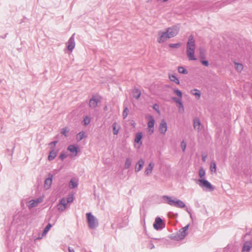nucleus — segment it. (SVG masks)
Segmentation results:
<instances>
[{"label":"nucleus","mask_w":252,"mask_h":252,"mask_svg":"<svg viewBox=\"0 0 252 252\" xmlns=\"http://www.w3.org/2000/svg\"><path fill=\"white\" fill-rule=\"evenodd\" d=\"M78 185V181H76L74 179H72L70 180L69 186L70 188H76Z\"/></svg>","instance_id":"bb28decb"},{"label":"nucleus","mask_w":252,"mask_h":252,"mask_svg":"<svg viewBox=\"0 0 252 252\" xmlns=\"http://www.w3.org/2000/svg\"><path fill=\"white\" fill-rule=\"evenodd\" d=\"M154 167V165L152 163H150L145 171V173L147 175L151 174L152 172Z\"/></svg>","instance_id":"b1692460"},{"label":"nucleus","mask_w":252,"mask_h":252,"mask_svg":"<svg viewBox=\"0 0 252 252\" xmlns=\"http://www.w3.org/2000/svg\"><path fill=\"white\" fill-rule=\"evenodd\" d=\"M128 109L127 108H126L123 112V116L124 118H125L127 117V116L128 115Z\"/></svg>","instance_id":"a19ab883"},{"label":"nucleus","mask_w":252,"mask_h":252,"mask_svg":"<svg viewBox=\"0 0 252 252\" xmlns=\"http://www.w3.org/2000/svg\"><path fill=\"white\" fill-rule=\"evenodd\" d=\"M205 174L206 172L205 170L203 168H200L198 172V175L200 179H204Z\"/></svg>","instance_id":"c756f323"},{"label":"nucleus","mask_w":252,"mask_h":252,"mask_svg":"<svg viewBox=\"0 0 252 252\" xmlns=\"http://www.w3.org/2000/svg\"><path fill=\"white\" fill-rule=\"evenodd\" d=\"M206 156H202V160L204 162L206 161Z\"/></svg>","instance_id":"09e8293b"},{"label":"nucleus","mask_w":252,"mask_h":252,"mask_svg":"<svg viewBox=\"0 0 252 252\" xmlns=\"http://www.w3.org/2000/svg\"><path fill=\"white\" fill-rule=\"evenodd\" d=\"M203 51L202 49H200V53L203 54Z\"/></svg>","instance_id":"3c124183"},{"label":"nucleus","mask_w":252,"mask_h":252,"mask_svg":"<svg viewBox=\"0 0 252 252\" xmlns=\"http://www.w3.org/2000/svg\"><path fill=\"white\" fill-rule=\"evenodd\" d=\"M51 227V224L50 223H49L44 228L43 232L42 233V236H45Z\"/></svg>","instance_id":"2f4dec72"},{"label":"nucleus","mask_w":252,"mask_h":252,"mask_svg":"<svg viewBox=\"0 0 252 252\" xmlns=\"http://www.w3.org/2000/svg\"><path fill=\"white\" fill-rule=\"evenodd\" d=\"M199 186L203 189L207 191H212L214 190V187L207 180L199 179L197 181Z\"/></svg>","instance_id":"7ed1b4c3"},{"label":"nucleus","mask_w":252,"mask_h":252,"mask_svg":"<svg viewBox=\"0 0 252 252\" xmlns=\"http://www.w3.org/2000/svg\"><path fill=\"white\" fill-rule=\"evenodd\" d=\"M144 164V160L142 159L139 160L135 166V172H139L140 170H141V169L143 167Z\"/></svg>","instance_id":"a211bd4d"},{"label":"nucleus","mask_w":252,"mask_h":252,"mask_svg":"<svg viewBox=\"0 0 252 252\" xmlns=\"http://www.w3.org/2000/svg\"><path fill=\"white\" fill-rule=\"evenodd\" d=\"M120 126L116 123H114L113 124V133L114 135H116L118 133L120 130Z\"/></svg>","instance_id":"4be33fe9"},{"label":"nucleus","mask_w":252,"mask_h":252,"mask_svg":"<svg viewBox=\"0 0 252 252\" xmlns=\"http://www.w3.org/2000/svg\"><path fill=\"white\" fill-rule=\"evenodd\" d=\"M86 137V135L85 134V133L83 131H81L77 134L76 140L79 141L81 140L83 138H85Z\"/></svg>","instance_id":"a878e982"},{"label":"nucleus","mask_w":252,"mask_h":252,"mask_svg":"<svg viewBox=\"0 0 252 252\" xmlns=\"http://www.w3.org/2000/svg\"><path fill=\"white\" fill-rule=\"evenodd\" d=\"M68 132V129L67 127L63 128L62 130L61 133L63 134L65 136H67V133Z\"/></svg>","instance_id":"58836bf2"},{"label":"nucleus","mask_w":252,"mask_h":252,"mask_svg":"<svg viewBox=\"0 0 252 252\" xmlns=\"http://www.w3.org/2000/svg\"><path fill=\"white\" fill-rule=\"evenodd\" d=\"M56 156H57V153L54 151H52L50 152V153H49L48 158L49 160H52L53 159H54Z\"/></svg>","instance_id":"c85d7f7f"},{"label":"nucleus","mask_w":252,"mask_h":252,"mask_svg":"<svg viewBox=\"0 0 252 252\" xmlns=\"http://www.w3.org/2000/svg\"><path fill=\"white\" fill-rule=\"evenodd\" d=\"M52 184V179L48 178L45 181V186L46 187L47 189H48L51 185Z\"/></svg>","instance_id":"473e14b6"},{"label":"nucleus","mask_w":252,"mask_h":252,"mask_svg":"<svg viewBox=\"0 0 252 252\" xmlns=\"http://www.w3.org/2000/svg\"><path fill=\"white\" fill-rule=\"evenodd\" d=\"M143 137L142 132H137L135 134V138L134 139V142L135 143V147H137L139 148L141 146L142 142L141 139Z\"/></svg>","instance_id":"9d476101"},{"label":"nucleus","mask_w":252,"mask_h":252,"mask_svg":"<svg viewBox=\"0 0 252 252\" xmlns=\"http://www.w3.org/2000/svg\"><path fill=\"white\" fill-rule=\"evenodd\" d=\"M158 107V105H157V104H155V105L154 106V107H153V108H154V109H155L157 110L156 107Z\"/></svg>","instance_id":"8fccbe9b"},{"label":"nucleus","mask_w":252,"mask_h":252,"mask_svg":"<svg viewBox=\"0 0 252 252\" xmlns=\"http://www.w3.org/2000/svg\"><path fill=\"white\" fill-rule=\"evenodd\" d=\"M193 127L195 129L199 130L201 128V123L198 118H195L193 120Z\"/></svg>","instance_id":"f3484780"},{"label":"nucleus","mask_w":252,"mask_h":252,"mask_svg":"<svg viewBox=\"0 0 252 252\" xmlns=\"http://www.w3.org/2000/svg\"><path fill=\"white\" fill-rule=\"evenodd\" d=\"M133 96L136 99H138L141 94L140 91L138 89H134L133 90Z\"/></svg>","instance_id":"393cba45"},{"label":"nucleus","mask_w":252,"mask_h":252,"mask_svg":"<svg viewBox=\"0 0 252 252\" xmlns=\"http://www.w3.org/2000/svg\"><path fill=\"white\" fill-rule=\"evenodd\" d=\"M181 46L180 43H176V44H171L169 45V46L171 48H179Z\"/></svg>","instance_id":"ea45409f"},{"label":"nucleus","mask_w":252,"mask_h":252,"mask_svg":"<svg viewBox=\"0 0 252 252\" xmlns=\"http://www.w3.org/2000/svg\"><path fill=\"white\" fill-rule=\"evenodd\" d=\"M146 118L148 120L147 124L148 132L151 134L154 132V125L155 121L153 117L151 115H148Z\"/></svg>","instance_id":"20e7f679"},{"label":"nucleus","mask_w":252,"mask_h":252,"mask_svg":"<svg viewBox=\"0 0 252 252\" xmlns=\"http://www.w3.org/2000/svg\"><path fill=\"white\" fill-rule=\"evenodd\" d=\"M66 158V156L63 154H61V155L60 156V158L62 159V160H63L64 158Z\"/></svg>","instance_id":"a18cd8bd"},{"label":"nucleus","mask_w":252,"mask_h":252,"mask_svg":"<svg viewBox=\"0 0 252 252\" xmlns=\"http://www.w3.org/2000/svg\"><path fill=\"white\" fill-rule=\"evenodd\" d=\"M201 63L206 66H208L209 65V63L207 61H201Z\"/></svg>","instance_id":"c03bdc74"},{"label":"nucleus","mask_w":252,"mask_h":252,"mask_svg":"<svg viewBox=\"0 0 252 252\" xmlns=\"http://www.w3.org/2000/svg\"><path fill=\"white\" fill-rule=\"evenodd\" d=\"M131 164V160L128 158H126V162L125 163V167L126 169L128 168L130 166Z\"/></svg>","instance_id":"f704fd0d"},{"label":"nucleus","mask_w":252,"mask_h":252,"mask_svg":"<svg viewBox=\"0 0 252 252\" xmlns=\"http://www.w3.org/2000/svg\"><path fill=\"white\" fill-rule=\"evenodd\" d=\"M181 148H182L183 151H185L186 150V144L184 141H183L181 143Z\"/></svg>","instance_id":"79ce46f5"},{"label":"nucleus","mask_w":252,"mask_h":252,"mask_svg":"<svg viewBox=\"0 0 252 252\" xmlns=\"http://www.w3.org/2000/svg\"><path fill=\"white\" fill-rule=\"evenodd\" d=\"M166 32L168 37L170 38L176 35L179 32V28L176 26H173L167 29Z\"/></svg>","instance_id":"423d86ee"},{"label":"nucleus","mask_w":252,"mask_h":252,"mask_svg":"<svg viewBox=\"0 0 252 252\" xmlns=\"http://www.w3.org/2000/svg\"><path fill=\"white\" fill-rule=\"evenodd\" d=\"M57 143V141H54L53 142H51L50 144L53 145L55 146L56 145Z\"/></svg>","instance_id":"de8ad7c7"},{"label":"nucleus","mask_w":252,"mask_h":252,"mask_svg":"<svg viewBox=\"0 0 252 252\" xmlns=\"http://www.w3.org/2000/svg\"><path fill=\"white\" fill-rule=\"evenodd\" d=\"M251 247L252 244L251 243H246L243 246L242 252H249Z\"/></svg>","instance_id":"412c9836"},{"label":"nucleus","mask_w":252,"mask_h":252,"mask_svg":"<svg viewBox=\"0 0 252 252\" xmlns=\"http://www.w3.org/2000/svg\"><path fill=\"white\" fill-rule=\"evenodd\" d=\"M210 171L212 173H216L217 171V166L215 162H212L210 165Z\"/></svg>","instance_id":"cd10ccee"},{"label":"nucleus","mask_w":252,"mask_h":252,"mask_svg":"<svg viewBox=\"0 0 252 252\" xmlns=\"http://www.w3.org/2000/svg\"><path fill=\"white\" fill-rule=\"evenodd\" d=\"M190 93L195 96V98L197 100H199L200 98L201 93L199 90L194 89L190 91Z\"/></svg>","instance_id":"dca6fc26"},{"label":"nucleus","mask_w":252,"mask_h":252,"mask_svg":"<svg viewBox=\"0 0 252 252\" xmlns=\"http://www.w3.org/2000/svg\"><path fill=\"white\" fill-rule=\"evenodd\" d=\"M86 216L89 227L91 228H94L97 224L95 218L91 213H87Z\"/></svg>","instance_id":"39448f33"},{"label":"nucleus","mask_w":252,"mask_h":252,"mask_svg":"<svg viewBox=\"0 0 252 252\" xmlns=\"http://www.w3.org/2000/svg\"><path fill=\"white\" fill-rule=\"evenodd\" d=\"M158 130L160 134L165 135L167 130V125L165 120L162 119L161 120L159 127Z\"/></svg>","instance_id":"0eeeda50"},{"label":"nucleus","mask_w":252,"mask_h":252,"mask_svg":"<svg viewBox=\"0 0 252 252\" xmlns=\"http://www.w3.org/2000/svg\"><path fill=\"white\" fill-rule=\"evenodd\" d=\"M163 198L167 204L171 206L179 208H184L185 207V204L180 200H175L168 196H163Z\"/></svg>","instance_id":"f03ea898"},{"label":"nucleus","mask_w":252,"mask_h":252,"mask_svg":"<svg viewBox=\"0 0 252 252\" xmlns=\"http://www.w3.org/2000/svg\"><path fill=\"white\" fill-rule=\"evenodd\" d=\"M170 38L167 35L166 32H159L157 41L158 43H162L165 41L167 39Z\"/></svg>","instance_id":"6e6552de"},{"label":"nucleus","mask_w":252,"mask_h":252,"mask_svg":"<svg viewBox=\"0 0 252 252\" xmlns=\"http://www.w3.org/2000/svg\"><path fill=\"white\" fill-rule=\"evenodd\" d=\"M42 199L40 198H38L36 200H32L29 202L28 206L29 208H33L36 206L38 204L40 203Z\"/></svg>","instance_id":"f8f14e48"},{"label":"nucleus","mask_w":252,"mask_h":252,"mask_svg":"<svg viewBox=\"0 0 252 252\" xmlns=\"http://www.w3.org/2000/svg\"><path fill=\"white\" fill-rule=\"evenodd\" d=\"M235 68L238 72H241L243 70V65L242 63H234Z\"/></svg>","instance_id":"5701e85b"},{"label":"nucleus","mask_w":252,"mask_h":252,"mask_svg":"<svg viewBox=\"0 0 252 252\" xmlns=\"http://www.w3.org/2000/svg\"><path fill=\"white\" fill-rule=\"evenodd\" d=\"M178 107L179 109V111L180 113H183L184 112V107L183 106V103H180V104H178Z\"/></svg>","instance_id":"e433bc0d"},{"label":"nucleus","mask_w":252,"mask_h":252,"mask_svg":"<svg viewBox=\"0 0 252 252\" xmlns=\"http://www.w3.org/2000/svg\"><path fill=\"white\" fill-rule=\"evenodd\" d=\"M68 202H67V200L65 198H63L60 202V204L59 205L58 209L61 211H63L66 208V205Z\"/></svg>","instance_id":"2eb2a0df"},{"label":"nucleus","mask_w":252,"mask_h":252,"mask_svg":"<svg viewBox=\"0 0 252 252\" xmlns=\"http://www.w3.org/2000/svg\"><path fill=\"white\" fill-rule=\"evenodd\" d=\"M90 118L89 117L87 116L85 117L83 120L84 125L85 126L88 125V124H90Z\"/></svg>","instance_id":"c9c22d12"},{"label":"nucleus","mask_w":252,"mask_h":252,"mask_svg":"<svg viewBox=\"0 0 252 252\" xmlns=\"http://www.w3.org/2000/svg\"><path fill=\"white\" fill-rule=\"evenodd\" d=\"M66 200L68 203L71 202L73 201L72 195H69Z\"/></svg>","instance_id":"37998d69"},{"label":"nucleus","mask_w":252,"mask_h":252,"mask_svg":"<svg viewBox=\"0 0 252 252\" xmlns=\"http://www.w3.org/2000/svg\"><path fill=\"white\" fill-rule=\"evenodd\" d=\"M173 93L176 95H177L180 98H182V93L178 89H175L173 90Z\"/></svg>","instance_id":"7c9ffc66"},{"label":"nucleus","mask_w":252,"mask_h":252,"mask_svg":"<svg viewBox=\"0 0 252 252\" xmlns=\"http://www.w3.org/2000/svg\"><path fill=\"white\" fill-rule=\"evenodd\" d=\"M189 228V225H186L182 229H181L178 234L177 238L179 239H184L187 235V231Z\"/></svg>","instance_id":"9b49d317"},{"label":"nucleus","mask_w":252,"mask_h":252,"mask_svg":"<svg viewBox=\"0 0 252 252\" xmlns=\"http://www.w3.org/2000/svg\"><path fill=\"white\" fill-rule=\"evenodd\" d=\"M195 39L193 35H190L187 44V55L189 60L194 61L196 60L195 57Z\"/></svg>","instance_id":"f257e3e1"},{"label":"nucleus","mask_w":252,"mask_h":252,"mask_svg":"<svg viewBox=\"0 0 252 252\" xmlns=\"http://www.w3.org/2000/svg\"><path fill=\"white\" fill-rule=\"evenodd\" d=\"M168 77L171 81L174 82L177 85L180 84V81L179 79L175 75L169 74Z\"/></svg>","instance_id":"6ab92c4d"},{"label":"nucleus","mask_w":252,"mask_h":252,"mask_svg":"<svg viewBox=\"0 0 252 252\" xmlns=\"http://www.w3.org/2000/svg\"><path fill=\"white\" fill-rule=\"evenodd\" d=\"M101 97L99 96H94L89 101V106L92 108H95L98 103L100 101Z\"/></svg>","instance_id":"1a4fd4ad"},{"label":"nucleus","mask_w":252,"mask_h":252,"mask_svg":"<svg viewBox=\"0 0 252 252\" xmlns=\"http://www.w3.org/2000/svg\"><path fill=\"white\" fill-rule=\"evenodd\" d=\"M162 224V220L160 218H156L153 226L155 229L158 230L161 228Z\"/></svg>","instance_id":"ddd939ff"},{"label":"nucleus","mask_w":252,"mask_h":252,"mask_svg":"<svg viewBox=\"0 0 252 252\" xmlns=\"http://www.w3.org/2000/svg\"><path fill=\"white\" fill-rule=\"evenodd\" d=\"M67 48L69 50L72 51L75 47V42L73 37H71L68 41Z\"/></svg>","instance_id":"aec40b11"},{"label":"nucleus","mask_w":252,"mask_h":252,"mask_svg":"<svg viewBox=\"0 0 252 252\" xmlns=\"http://www.w3.org/2000/svg\"><path fill=\"white\" fill-rule=\"evenodd\" d=\"M78 147L74 145H70L68 147L67 150L72 153L74 156H76L77 154Z\"/></svg>","instance_id":"4468645a"},{"label":"nucleus","mask_w":252,"mask_h":252,"mask_svg":"<svg viewBox=\"0 0 252 252\" xmlns=\"http://www.w3.org/2000/svg\"><path fill=\"white\" fill-rule=\"evenodd\" d=\"M69 252H75L73 249H71L70 247L68 248Z\"/></svg>","instance_id":"49530a36"},{"label":"nucleus","mask_w":252,"mask_h":252,"mask_svg":"<svg viewBox=\"0 0 252 252\" xmlns=\"http://www.w3.org/2000/svg\"><path fill=\"white\" fill-rule=\"evenodd\" d=\"M172 99L175 102H176V103H177L178 104H180V103H182V99L181 98H177L176 97H172Z\"/></svg>","instance_id":"4c0bfd02"},{"label":"nucleus","mask_w":252,"mask_h":252,"mask_svg":"<svg viewBox=\"0 0 252 252\" xmlns=\"http://www.w3.org/2000/svg\"><path fill=\"white\" fill-rule=\"evenodd\" d=\"M178 72L180 73L186 74L188 73L187 70L182 66H179L178 68Z\"/></svg>","instance_id":"72a5a7b5"}]
</instances>
